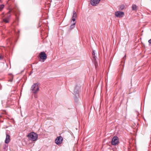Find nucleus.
Listing matches in <instances>:
<instances>
[{
    "label": "nucleus",
    "instance_id": "1",
    "mask_svg": "<svg viewBox=\"0 0 151 151\" xmlns=\"http://www.w3.org/2000/svg\"><path fill=\"white\" fill-rule=\"evenodd\" d=\"M29 140L34 141H36L38 138V135L34 132H31L27 136Z\"/></svg>",
    "mask_w": 151,
    "mask_h": 151
},
{
    "label": "nucleus",
    "instance_id": "2",
    "mask_svg": "<svg viewBox=\"0 0 151 151\" xmlns=\"http://www.w3.org/2000/svg\"><path fill=\"white\" fill-rule=\"evenodd\" d=\"M39 83H34L32 86L31 88V90L34 94H35L37 93V92L39 91Z\"/></svg>",
    "mask_w": 151,
    "mask_h": 151
},
{
    "label": "nucleus",
    "instance_id": "3",
    "mask_svg": "<svg viewBox=\"0 0 151 151\" xmlns=\"http://www.w3.org/2000/svg\"><path fill=\"white\" fill-rule=\"evenodd\" d=\"M119 139L117 137L115 136L112 138L111 144L113 145H116L119 143Z\"/></svg>",
    "mask_w": 151,
    "mask_h": 151
},
{
    "label": "nucleus",
    "instance_id": "4",
    "mask_svg": "<svg viewBox=\"0 0 151 151\" xmlns=\"http://www.w3.org/2000/svg\"><path fill=\"white\" fill-rule=\"evenodd\" d=\"M124 15V13L123 12L120 11L116 12L115 13V17L118 18L122 17Z\"/></svg>",
    "mask_w": 151,
    "mask_h": 151
},
{
    "label": "nucleus",
    "instance_id": "5",
    "mask_svg": "<svg viewBox=\"0 0 151 151\" xmlns=\"http://www.w3.org/2000/svg\"><path fill=\"white\" fill-rule=\"evenodd\" d=\"M63 140V137L61 136H60L56 138L55 140V142L57 145H59L62 143Z\"/></svg>",
    "mask_w": 151,
    "mask_h": 151
},
{
    "label": "nucleus",
    "instance_id": "6",
    "mask_svg": "<svg viewBox=\"0 0 151 151\" xmlns=\"http://www.w3.org/2000/svg\"><path fill=\"white\" fill-rule=\"evenodd\" d=\"M40 57L41 59L43 60H46L47 58V55L44 52H40Z\"/></svg>",
    "mask_w": 151,
    "mask_h": 151
},
{
    "label": "nucleus",
    "instance_id": "7",
    "mask_svg": "<svg viewBox=\"0 0 151 151\" xmlns=\"http://www.w3.org/2000/svg\"><path fill=\"white\" fill-rule=\"evenodd\" d=\"M100 0H91V4L93 6H96L99 3Z\"/></svg>",
    "mask_w": 151,
    "mask_h": 151
},
{
    "label": "nucleus",
    "instance_id": "8",
    "mask_svg": "<svg viewBox=\"0 0 151 151\" xmlns=\"http://www.w3.org/2000/svg\"><path fill=\"white\" fill-rule=\"evenodd\" d=\"M77 17V14L76 12L75 11H73V15L72 18V21H73V22H76L75 21Z\"/></svg>",
    "mask_w": 151,
    "mask_h": 151
},
{
    "label": "nucleus",
    "instance_id": "9",
    "mask_svg": "<svg viewBox=\"0 0 151 151\" xmlns=\"http://www.w3.org/2000/svg\"><path fill=\"white\" fill-rule=\"evenodd\" d=\"M6 138L5 140V142L6 144L8 143L10 141V136L7 133L6 134Z\"/></svg>",
    "mask_w": 151,
    "mask_h": 151
},
{
    "label": "nucleus",
    "instance_id": "10",
    "mask_svg": "<svg viewBox=\"0 0 151 151\" xmlns=\"http://www.w3.org/2000/svg\"><path fill=\"white\" fill-rule=\"evenodd\" d=\"M132 10L133 11H136L138 8V6L135 4H133L132 6Z\"/></svg>",
    "mask_w": 151,
    "mask_h": 151
},
{
    "label": "nucleus",
    "instance_id": "11",
    "mask_svg": "<svg viewBox=\"0 0 151 151\" xmlns=\"http://www.w3.org/2000/svg\"><path fill=\"white\" fill-rule=\"evenodd\" d=\"M10 12H11V11L10 10L7 12V15L6 17V18H8V19H9L10 17H11V15L10 14Z\"/></svg>",
    "mask_w": 151,
    "mask_h": 151
},
{
    "label": "nucleus",
    "instance_id": "12",
    "mask_svg": "<svg viewBox=\"0 0 151 151\" xmlns=\"http://www.w3.org/2000/svg\"><path fill=\"white\" fill-rule=\"evenodd\" d=\"M9 19L6 17L3 19V21L4 22L8 23L9 22Z\"/></svg>",
    "mask_w": 151,
    "mask_h": 151
},
{
    "label": "nucleus",
    "instance_id": "13",
    "mask_svg": "<svg viewBox=\"0 0 151 151\" xmlns=\"http://www.w3.org/2000/svg\"><path fill=\"white\" fill-rule=\"evenodd\" d=\"M124 5L121 4L119 6V9L121 10H123L124 9Z\"/></svg>",
    "mask_w": 151,
    "mask_h": 151
},
{
    "label": "nucleus",
    "instance_id": "14",
    "mask_svg": "<svg viewBox=\"0 0 151 151\" xmlns=\"http://www.w3.org/2000/svg\"><path fill=\"white\" fill-rule=\"evenodd\" d=\"M76 22H73V23L72 25H71V26H70V29H71L74 28V27H75V25Z\"/></svg>",
    "mask_w": 151,
    "mask_h": 151
},
{
    "label": "nucleus",
    "instance_id": "15",
    "mask_svg": "<svg viewBox=\"0 0 151 151\" xmlns=\"http://www.w3.org/2000/svg\"><path fill=\"white\" fill-rule=\"evenodd\" d=\"M4 5L1 4L0 5V11H1L4 8Z\"/></svg>",
    "mask_w": 151,
    "mask_h": 151
},
{
    "label": "nucleus",
    "instance_id": "16",
    "mask_svg": "<svg viewBox=\"0 0 151 151\" xmlns=\"http://www.w3.org/2000/svg\"><path fill=\"white\" fill-rule=\"evenodd\" d=\"M92 54L93 57L94 58H95V53L94 51H93Z\"/></svg>",
    "mask_w": 151,
    "mask_h": 151
},
{
    "label": "nucleus",
    "instance_id": "17",
    "mask_svg": "<svg viewBox=\"0 0 151 151\" xmlns=\"http://www.w3.org/2000/svg\"><path fill=\"white\" fill-rule=\"evenodd\" d=\"M126 59V55H125L123 57V58L122 59V62H124L125 61V60Z\"/></svg>",
    "mask_w": 151,
    "mask_h": 151
},
{
    "label": "nucleus",
    "instance_id": "18",
    "mask_svg": "<svg viewBox=\"0 0 151 151\" xmlns=\"http://www.w3.org/2000/svg\"><path fill=\"white\" fill-rule=\"evenodd\" d=\"M148 42L149 43V45H151V39L148 40Z\"/></svg>",
    "mask_w": 151,
    "mask_h": 151
},
{
    "label": "nucleus",
    "instance_id": "19",
    "mask_svg": "<svg viewBox=\"0 0 151 151\" xmlns=\"http://www.w3.org/2000/svg\"><path fill=\"white\" fill-rule=\"evenodd\" d=\"M78 91H77V92H76V93H75V94L76 95V96H78Z\"/></svg>",
    "mask_w": 151,
    "mask_h": 151
},
{
    "label": "nucleus",
    "instance_id": "20",
    "mask_svg": "<svg viewBox=\"0 0 151 151\" xmlns=\"http://www.w3.org/2000/svg\"><path fill=\"white\" fill-rule=\"evenodd\" d=\"M1 88H2L1 86V84H0V89H1Z\"/></svg>",
    "mask_w": 151,
    "mask_h": 151
},
{
    "label": "nucleus",
    "instance_id": "21",
    "mask_svg": "<svg viewBox=\"0 0 151 151\" xmlns=\"http://www.w3.org/2000/svg\"><path fill=\"white\" fill-rule=\"evenodd\" d=\"M4 14V12H3V13H2V15H3V14Z\"/></svg>",
    "mask_w": 151,
    "mask_h": 151
},
{
    "label": "nucleus",
    "instance_id": "22",
    "mask_svg": "<svg viewBox=\"0 0 151 151\" xmlns=\"http://www.w3.org/2000/svg\"><path fill=\"white\" fill-rule=\"evenodd\" d=\"M1 56H0V60H1Z\"/></svg>",
    "mask_w": 151,
    "mask_h": 151
},
{
    "label": "nucleus",
    "instance_id": "23",
    "mask_svg": "<svg viewBox=\"0 0 151 151\" xmlns=\"http://www.w3.org/2000/svg\"><path fill=\"white\" fill-rule=\"evenodd\" d=\"M95 66H96V64H95Z\"/></svg>",
    "mask_w": 151,
    "mask_h": 151
}]
</instances>
